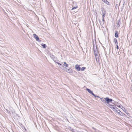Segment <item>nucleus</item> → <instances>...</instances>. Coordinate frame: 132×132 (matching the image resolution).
Segmentation results:
<instances>
[{
  "label": "nucleus",
  "instance_id": "obj_1",
  "mask_svg": "<svg viewBox=\"0 0 132 132\" xmlns=\"http://www.w3.org/2000/svg\"><path fill=\"white\" fill-rule=\"evenodd\" d=\"M50 55L51 58L55 63H59V61L57 60V58L56 57L53 55L52 53H50Z\"/></svg>",
  "mask_w": 132,
  "mask_h": 132
},
{
  "label": "nucleus",
  "instance_id": "obj_2",
  "mask_svg": "<svg viewBox=\"0 0 132 132\" xmlns=\"http://www.w3.org/2000/svg\"><path fill=\"white\" fill-rule=\"evenodd\" d=\"M93 50L94 51V55L95 56V57L96 58V59L97 60V47H96V45H95V44L94 43V41H93Z\"/></svg>",
  "mask_w": 132,
  "mask_h": 132
},
{
  "label": "nucleus",
  "instance_id": "obj_3",
  "mask_svg": "<svg viewBox=\"0 0 132 132\" xmlns=\"http://www.w3.org/2000/svg\"><path fill=\"white\" fill-rule=\"evenodd\" d=\"M109 107L112 108V109L114 111L117 112V110H118V109L117 108V107L116 106L114 105L109 104Z\"/></svg>",
  "mask_w": 132,
  "mask_h": 132
},
{
  "label": "nucleus",
  "instance_id": "obj_4",
  "mask_svg": "<svg viewBox=\"0 0 132 132\" xmlns=\"http://www.w3.org/2000/svg\"><path fill=\"white\" fill-rule=\"evenodd\" d=\"M72 6V8L71 9V10H72L74 9H76L78 7V6L77 5L76 3V2H73Z\"/></svg>",
  "mask_w": 132,
  "mask_h": 132
},
{
  "label": "nucleus",
  "instance_id": "obj_5",
  "mask_svg": "<svg viewBox=\"0 0 132 132\" xmlns=\"http://www.w3.org/2000/svg\"><path fill=\"white\" fill-rule=\"evenodd\" d=\"M105 99L106 100V102L108 104H109L110 102H112L113 101L112 99H110L108 97L105 98Z\"/></svg>",
  "mask_w": 132,
  "mask_h": 132
},
{
  "label": "nucleus",
  "instance_id": "obj_6",
  "mask_svg": "<svg viewBox=\"0 0 132 132\" xmlns=\"http://www.w3.org/2000/svg\"><path fill=\"white\" fill-rule=\"evenodd\" d=\"M101 10L102 11V14H105L106 13V11L103 8H101Z\"/></svg>",
  "mask_w": 132,
  "mask_h": 132
},
{
  "label": "nucleus",
  "instance_id": "obj_7",
  "mask_svg": "<svg viewBox=\"0 0 132 132\" xmlns=\"http://www.w3.org/2000/svg\"><path fill=\"white\" fill-rule=\"evenodd\" d=\"M76 69L78 71H79L80 70L81 68L80 67L79 65L78 64H76L75 67Z\"/></svg>",
  "mask_w": 132,
  "mask_h": 132
},
{
  "label": "nucleus",
  "instance_id": "obj_8",
  "mask_svg": "<svg viewBox=\"0 0 132 132\" xmlns=\"http://www.w3.org/2000/svg\"><path fill=\"white\" fill-rule=\"evenodd\" d=\"M33 36L34 37V38H35L36 40L37 41H39V37L38 36H37L35 34H33Z\"/></svg>",
  "mask_w": 132,
  "mask_h": 132
},
{
  "label": "nucleus",
  "instance_id": "obj_9",
  "mask_svg": "<svg viewBox=\"0 0 132 132\" xmlns=\"http://www.w3.org/2000/svg\"><path fill=\"white\" fill-rule=\"evenodd\" d=\"M67 71L69 73H71L72 72V69L70 68H66Z\"/></svg>",
  "mask_w": 132,
  "mask_h": 132
},
{
  "label": "nucleus",
  "instance_id": "obj_10",
  "mask_svg": "<svg viewBox=\"0 0 132 132\" xmlns=\"http://www.w3.org/2000/svg\"><path fill=\"white\" fill-rule=\"evenodd\" d=\"M114 43L116 45H118V43L117 40L116 38H114Z\"/></svg>",
  "mask_w": 132,
  "mask_h": 132
},
{
  "label": "nucleus",
  "instance_id": "obj_11",
  "mask_svg": "<svg viewBox=\"0 0 132 132\" xmlns=\"http://www.w3.org/2000/svg\"><path fill=\"white\" fill-rule=\"evenodd\" d=\"M100 100H101V101L103 102L104 103H106V100L105 99V98L104 99L103 98H101L100 97Z\"/></svg>",
  "mask_w": 132,
  "mask_h": 132
},
{
  "label": "nucleus",
  "instance_id": "obj_12",
  "mask_svg": "<svg viewBox=\"0 0 132 132\" xmlns=\"http://www.w3.org/2000/svg\"><path fill=\"white\" fill-rule=\"evenodd\" d=\"M116 112H117L120 115L123 116L122 113V112H121L120 110H117Z\"/></svg>",
  "mask_w": 132,
  "mask_h": 132
},
{
  "label": "nucleus",
  "instance_id": "obj_13",
  "mask_svg": "<svg viewBox=\"0 0 132 132\" xmlns=\"http://www.w3.org/2000/svg\"><path fill=\"white\" fill-rule=\"evenodd\" d=\"M86 90L90 94H92L93 93L92 91L90 89L88 88H86Z\"/></svg>",
  "mask_w": 132,
  "mask_h": 132
},
{
  "label": "nucleus",
  "instance_id": "obj_14",
  "mask_svg": "<svg viewBox=\"0 0 132 132\" xmlns=\"http://www.w3.org/2000/svg\"><path fill=\"white\" fill-rule=\"evenodd\" d=\"M118 32L117 31H115V37H116L117 38L118 37Z\"/></svg>",
  "mask_w": 132,
  "mask_h": 132
},
{
  "label": "nucleus",
  "instance_id": "obj_15",
  "mask_svg": "<svg viewBox=\"0 0 132 132\" xmlns=\"http://www.w3.org/2000/svg\"><path fill=\"white\" fill-rule=\"evenodd\" d=\"M41 45L44 48H46V47L47 46L46 45L44 44H41Z\"/></svg>",
  "mask_w": 132,
  "mask_h": 132
},
{
  "label": "nucleus",
  "instance_id": "obj_16",
  "mask_svg": "<svg viewBox=\"0 0 132 132\" xmlns=\"http://www.w3.org/2000/svg\"><path fill=\"white\" fill-rule=\"evenodd\" d=\"M92 94L95 97H97L98 98H100L99 96H98L96 95L93 93Z\"/></svg>",
  "mask_w": 132,
  "mask_h": 132
},
{
  "label": "nucleus",
  "instance_id": "obj_17",
  "mask_svg": "<svg viewBox=\"0 0 132 132\" xmlns=\"http://www.w3.org/2000/svg\"><path fill=\"white\" fill-rule=\"evenodd\" d=\"M92 94L95 97H97L98 98H100L99 96H98L96 95L93 93Z\"/></svg>",
  "mask_w": 132,
  "mask_h": 132
},
{
  "label": "nucleus",
  "instance_id": "obj_18",
  "mask_svg": "<svg viewBox=\"0 0 132 132\" xmlns=\"http://www.w3.org/2000/svg\"><path fill=\"white\" fill-rule=\"evenodd\" d=\"M105 3L107 4L108 5H110V4H109V2H108L107 0L105 1Z\"/></svg>",
  "mask_w": 132,
  "mask_h": 132
},
{
  "label": "nucleus",
  "instance_id": "obj_19",
  "mask_svg": "<svg viewBox=\"0 0 132 132\" xmlns=\"http://www.w3.org/2000/svg\"><path fill=\"white\" fill-rule=\"evenodd\" d=\"M118 21V22L117 24V25L118 26H119L120 24V19H119Z\"/></svg>",
  "mask_w": 132,
  "mask_h": 132
},
{
  "label": "nucleus",
  "instance_id": "obj_20",
  "mask_svg": "<svg viewBox=\"0 0 132 132\" xmlns=\"http://www.w3.org/2000/svg\"><path fill=\"white\" fill-rule=\"evenodd\" d=\"M64 63L65 65H63L65 66L66 67H68V65L67 64L66 62H64Z\"/></svg>",
  "mask_w": 132,
  "mask_h": 132
},
{
  "label": "nucleus",
  "instance_id": "obj_21",
  "mask_svg": "<svg viewBox=\"0 0 132 132\" xmlns=\"http://www.w3.org/2000/svg\"><path fill=\"white\" fill-rule=\"evenodd\" d=\"M86 68L84 67H83L81 68L80 70L81 71H84L85 69Z\"/></svg>",
  "mask_w": 132,
  "mask_h": 132
},
{
  "label": "nucleus",
  "instance_id": "obj_22",
  "mask_svg": "<svg viewBox=\"0 0 132 132\" xmlns=\"http://www.w3.org/2000/svg\"><path fill=\"white\" fill-rule=\"evenodd\" d=\"M57 64H58L59 65H60L59 67L61 68L63 66V65H62L60 63H57Z\"/></svg>",
  "mask_w": 132,
  "mask_h": 132
},
{
  "label": "nucleus",
  "instance_id": "obj_23",
  "mask_svg": "<svg viewBox=\"0 0 132 132\" xmlns=\"http://www.w3.org/2000/svg\"><path fill=\"white\" fill-rule=\"evenodd\" d=\"M102 20L103 23L104 24V23L105 22V21L104 19V18H102Z\"/></svg>",
  "mask_w": 132,
  "mask_h": 132
},
{
  "label": "nucleus",
  "instance_id": "obj_24",
  "mask_svg": "<svg viewBox=\"0 0 132 132\" xmlns=\"http://www.w3.org/2000/svg\"><path fill=\"white\" fill-rule=\"evenodd\" d=\"M102 18H104V17H105V14H102Z\"/></svg>",
  "mask_w": 132,
  "mask_h": 132
},
{
  "label": "nucleus",
  "instance_id": "obj_25",
  "mask_svg": "<svg viewBox=\"0 0 132 132\" xmlns=\"http://www.w3.org/2000/svg\"><path fill=\"white\" fill-rule=\"evenodd\" d=\"M116 48H117V50H118L119 49V46H118V45H116Z\"/></svg>",
  "mask_w": 132,
  "mask_h": 132
},
{
  "label": "nucleus",
  "instance_id": "obj_26",
  "mask_svg": "<svg viewBox=\"0 0 132 132\" xmlns=\"http://www.w3.org/2000/svg\"><path fill=\"white\" fill-rule=\"evenodd\" d=\"M98 20H99V22L100 23V24L101 25V20L100 19H98Z\"/></svg>",
  "mask_w": 132,
  "mask_h": 132
},
{
  "label": "nucleus",
  "instance_id": "obj_27",
  "mask_svg": "<svg viewBox=\"0 0 132 132\" xmlns=\"http://www.w3.org/2000/svg\"><path fill=\"white\" fill-rule=\"evenodd\" d=\"M121 107H120V108L121 109H122V110L124 109V107L123 106H121Z\"/></svg>",
  "mask_w": 132,
  "mask_h": 132
},
{
  "label": "nucleus",
  "instance_id": "obj_28",
  "mask_svg": "<svg viewBox=\"0 0 132 132\" xmlns=\"http://www.w3.org/2000/svg\"><path fill=\"white\" fill-rule=\"evenodd\" d=\"M123 110L124 111H126V109L125 108H124Z\"/></svg>",
  "mask_w": 132,
  "mask_h": 132
},
{
  "label": "nucleus",
  "instance_id": "obj_29",
  "mask_svg": "<svg viewBox=\"0 0 132 132\" xmlns=\"http://www.w3.org/2000/svg\"><path fill=\"white\" fill-rule=\"evenodd\" d=\"M92 128L95 130H96V129L94 127H92Z\"/></svg>",
  "mask_w": 132,
  "mask_h": 132
},
{
  "label": "nucleus",
  "instance_id": "obj_30",
  "mask_svg": "<svg viewBox=\"0 0 132 132\" xmlns=\"http://www.w3.org/2000/svg\"><path fill=\"white\" fill-rule=\"evenodd\" d=\"M118 7V4H117L116 5V8L117 7Z\"/></svg>",
  "mask_w": 132,
  "mask_h": 132
},
{
  "label": "nucleus",
  "instance_id": "obj_31",
  "mask_svg": "<svg viewBox=\"0 0 132 132\" xmlns=\"http://www.w3.org/2000/svg\"><path fill=\"white\" fill-rule=\"evenodd\" d=\"M74 129H71V130L73 132L74 131Z\"/></svg>",
  "mask_w": 132,
  "mask_h": 132
},
{
  "label": "nucleus",
  "instance_id": "obj_32",
  "mask_svg": "<svg viewBox=\"0 0 132 132\" xmlns=\"http://www.w3.org/2000/svg\"><path fill=\"white\" fill-rule=\"evenodd\" d=\"M106 0H102L105 3V1H106Z\"/></svg>",
  "mask_w": 132,
  "mask_h": 132
},
{
  "label": "nucleus",
  "instance_id": "obj_33",
  "mask_svg": "<svg viewBox=\"0 0 132 132\" xmlns=\"http://www.w3.org/2000/svg\"><path fill=\"white\" fill-rule=\"evenodd\" d=\"M118 106L120 108L121 107L120 106V105H119Z\"/></svg>",
  "mask_w": 132,
  "mask_h": 132
},
{
  "label": "nucleus",
  "instance_id": "obj_34",
  "mask_svg": "<svg viewBox=\"0 0 132 132\" xmlns=\"http://www.w3.org/2000/svg\"><path fill=\"white\" fill-rule=\"evenodd\" d=\"M79 132H83V131H79Z\"/></svg>",
  "mask_w": 132,
  "mask_h": 132
},
{
  "label": "nucleus",
  "instance_id": "obj_35",
  "mask_svg": "<svg viewBox=\"0 0 132 132\" xmlns=\"http://www.w3.org/2000/svg\"><path fill=\"white\" fill-rule=\"evenodd\" d=\"M76 5H74V6H76Z\"/></svg>",
  "mask_w": 132,
  "mask_h": 132
},
{
  "label": "nucleus",
  "instance_id": "obj_36",
  "mask_svg": "<svg viewBox=\"0 0 132 132\" xmlns=\"http://www.w3.org/2000/svg\"><path fill=\"white\" fill-rule=\"evenodd\" d=\"M124 7V5H123V7Z\"/></svg>",
  "mask_w": 132,
  "mask_h": 132
},
{
  "label": "nucleus",
  "instance_id": "obj_37",
  "mask_svg": "<svg viewBox=\"0 0 132 132\" xmlns=\"http://www.w3.org/2000/svg\"><path fill=\"white\" fill-rule=\"evenodd\" d=\"M79 131H77V132H79Z\"/></svg>",
  "mask_w": 132,
  "mask_h": 132
}]
</instances>
